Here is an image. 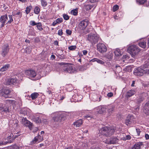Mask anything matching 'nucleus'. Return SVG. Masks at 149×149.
I'll return each instance as SVG.
<instances>
[{"label": "nucleus", "instance_id": "nucleus-1", "mask_svg": "<svg viewBox=\"0 0 149 149\" xmlns=\"http://www.w3.org/2000/svg\"><path fill=\"white\" fill-rule=\"evenodd\" d=\"M115 128L114 127L105 126L99 130L100 134L103 136H110L115 132Z\"/></svg>", "mask_w": 149, "mask_h": 149}, {"label": "nucleus", "instance_id": "nucleus-2", "mask_svg": "<svg viewBox=\"0 0 149 149\" xmlns=\"http://www.w3.org/2000/svg\"><path fill=\"white\" fill-rule=\"evenodd\" d=\"M134 73V75L139 76H142L144 74L149 75V69L144 66H141L135 68Z\"/></svg>", "mask_w": 149, "mask_h": 149}, {"label": "nucleus", "instance_id": "nucleus-3", "mask_svg": "<svg viewBox=\"0 0 149 149\" xmlns=\"http://www.w3.org/2000/svg\"><path fill=\"white\" fill-rule=\"evenodd\" d=\"M128 49L129 52L134 58L135 57V56L138 54L140 51V49L137 46L134 45L129 46Z\"/></svg>", "mask_w": 149, "mask_h": 149}, {"label": "nucleus", "instance_id": "nucleus-4", "mask_svg": "<svg viewBox=\"0 0 149 149\" xmlns=\"http://www.w3.org/2000/svg\"><path fill=\"white\" fill-rule=\"evenodd\" d=\"M97 49L100 53L103 54L107 51V48L104 44L99 43L97 45Z\"/></svg>", "mask_w": 149, "mask_h": 149}, {"label": "nucleus", "instance_id": "nucleus-5", "mask_svg": "<svg viewBox=\"0 0 149 149\" xmlns=\"http://www.w3.org/2000/svg\"><path fill=\"white\" fill-rule=\"evenodd\" d=\"M103 141L106 144H116L118 143L119 140L116 137H111L110 139H103Z\"/></svg>", "mask_w": 149, "mask_h": 149}, {"label": "nucleus", "instance_id": "nucleus-6", "mask_svg": "<svg viewBox=\"0 0 149 149\" xmlns=\"http://www.w3.org/2000/svg\"><path fill=\"white\" fill-rule=\"evenodd\" d=\"M88 39L91 43H95L98 41L99 38L97 35L91 34L88 35Z\"/></svg>", "mask_w": 149, "mask_h": 149}, {"label": "nucleus", "instance_id": "nucleus-7", "mask_svg": "<svg viewBox=\"0 0 149 149\" xmlns=\"http://www.w3.org/2000/svg\"><path fill=\"white\" fill-rule=\"evenodd\" d=\"M136 122L135 119L133 116L131 115H128L125 120V123L127 126H130L131 124Z\"/></svg>", "mask_w": 149, "mask_h": 149}, {"label": "nucleus", "instance_id": "nucleus-8", "mask_svg": "<svg viewBox=\"0 0 149 149\" xmlns=\"http://www.w3.org/2000/svg\"><path fill=\"white\" fill-rule=\"evenodd\" d=\"M64 116V114L61 112H57L55 113V116L53 117L54 121H60L62 118Z\"/></svg>", "mask_w": 149, "mask_h": 149}, {"label": "nucleus", "instance_id": "nucleus-9", "mask_svg": "<svg viewBox=\"0 0 149 149\" xmlns=\"http://www.w3.org/2000/svg\"><path fill=\"white\" fill-rule=\"evenodd\" d=\"M25 74L30 78H34L37 75L36 72L32 70L29 69L25 71Z\"/></svg>", "mask_w": 149, "mask_h": 149}, {"label": "nucleus", "instance_id": "nucleus-10", "mask_svg": "<svg viewBox=\"0 0 149 149\" xmlns=\"http://www.w3.org/2000/svg\"><path fill=\"white\" fill-rule=\"evenodd\" d=\"M89 22L87 19L83 20L79 24V27L81 30H84L88 24Z\"/></svg>", "mask_w": 149, "mask_h": 149}, {"label": "nucleus", "instance_id": "nucleus-11", "mask_svg": "<svg viewBox=\"0 0 149 149\" xmlns=\"http://www.w3.org/2000/svg\"><path fill=\"white\" fill-rule=\"evenodd\" d=\"M9 49V45L7 44H5L3 46L2 48L1 54L3 57H4L7 54Z\"/></svg>", "mask_w": 149, "mask_h": 149}, {"label": "nucleus", "instance_id": "nucleus-12", "mask_svg": "<svg viewBox=\"0 0 149 149\" xmlns=\"http://www.w3.org/2000/svg\"><path fill=\"white\" fill-rule=\"evenodd\" d=\"M23 124L26 126L28 127L30 130L33 129V124L28 120L25 118H23L22 119Z\"/></svg>", "mask_w": 149, "mask_h": 149}, {"label": "nucleus", "instance_id": "nucleus-13", "mask_svg": "<svg viewBox=\"0 0 149 149\" xmlns=\"http://www.w3.org/2000/svg\"><path fill=\"white\" fill-rule=\"evenodd\" d=\"M10 92V90L8 89H3L0 91V95L7 98L8 97V95Z\"/></svg>", "mask_w": 149, "mask_h": 149}, {"label": "nucleus", "instance_id": "nucleus-14", "mask_svg": "<svg viewBox=\"0 0 149 149\" xmlns=\"http://www.w3.org/2000/svg\"><path fill=\"white\" fill-rule=\"evenodd\" d=\"M43 140V137L41 136L39 134L35 137L30 142V144L32 145L36 143L37 142H40Z\"/></svg>", "mask_w": 149, "mask_h": 149}, {"label": "nucleus", "instance_id": "nucleus-15", "mask_svg": "<svg viewBox=\"0 0 149 149\" xmlns=\"http://www.w3.org/2000/svg\"><path fill=\"white\" fill-rule=\"evenodd\" d=\"M8 17L7 15L1 16L0 18V22L1 23V27L4 26L5 23H7Z\"/></svg>", "mask_w": 149, "mask_h": 149}, {"label": "nucleus", "instance_id": "nucleus-16", "mask_svg": "<svg viewBox=\"0 0 149 149\" xmlns=\"http://www.w3.org/2000/svg\"><path fill=\"white\" fill-rule=\"evenodd\" d=\"M82 98V96L81 95H78L75 94L73 95L72 97V99L73 100H71V102H79L80 101L81 99Z\"/></svg>", "mask_w": 149, "mask_h": 149}, {"label": "nucleus", "instance_id": "nucleus-17", "mask_svg": "<svg viewBox=\"0 0 149 149\" xmlns=\"http://www.w3.org/2000/svg\"><path fill=\"white\" fill-rule=\"evenodd\" d=\"M17 79L16 78H11L8 80L6 82L7 85H12L16 83L17 82Z\"/></svg>", "mask_w": 149, "mask_h": 149}, {"label": "nucleus", "instance_id": "nucleus-18", "mask_svg": "<svg viewBox=\"0 0 149 149\" xmlns=\"http://www.w3.org/2000/svg\"><path fill=\"white\" fill-rule=\"evenodd\" d=\"M144 113L147 115H149V101L147 102L144 107Z\"/></svg>", "mask_w": 149, "mask_h": 149}, {"label": "nucleus", "instance_id": "nucleus-19", "mask_svg": "<svg viewBox=\"0 0 149 149\" xmlns=\"http://www.w3.org/2000/svg\"><path fill=\"white\" fill-rule=\"evenodd\" d=\"M41 114L40 113H37L33 116V120L37 123H40L41 122V120L39 118Z\"/></svg>", "mask_w": 149, "mask_h": 149}, {"label": "nucleus", "instance_id": "nucleus-20", "mask_svg": "<svg viewBox=\"0 0 149 149\" xmlns=\"http://www.w3.org/2000/svg\"><path fill=\"white\" fill-rule=\"evenodd\" d=\"M64 70L65 72H67L69 73H74L75 71L73 69L72 66H68L65 67Z\"/></svg>", "mask_w": 149, "mask_h": 149}, {"label": "nucleus", "instance_id": "nucleus-21", "mask_svg": "<svg viewBox=\"0 0 149 149\" xmlns=\"http://www.w3.org/2000/svg\"><path fill=\"white\" fill-rule=\"evenodd\" d=\"M97 111L100 114H102L106 112V108L104 106H100L98 107Z\"/></svg>", "mask_w": 149, "mask_h": 149}, {"label": "nucleus", "instance_id": "nucleus-22", "mask_svg": "<svg viewBox=\"0 0 149 149\" xmlns=\"http://www.w3.org/2000/svg\"><path fill=\"white\" fill-rule=\"evenodd\" d=\"M8 108L5 106L3 107L0 105V112L2 114H3L4 112L7 113L8 111Z\"/></svg>", "mask_w": 149, "mask_h": 149}, {"label": "nucleus", "instance_id": "nucleus-23", "mask_svg": "<svg viewBox=\"0 0 149 149\" xmlns=\"http://www.w3.org/2000/svg\"><path fill=\"white\" fill-rule=\"evenodd\" d=\"M139 45L142 48H145L146 47V40L144 39L141 40L139 43Z\"/></svg>", "mask_w": 149, "mask_h": 149}, {"label": "nucleus", "instance_id": "nucleus-24", "mask_svg": "<svg viewBox=\"0 0 149 149\" xmlns=\"http://www.w3.org/2000/svg\"><path fill=\"white\" fill-rule=\"evenodd\" d=\"M136 93L135 90H131L128 91L126 94L127 97H130Z\"/></svg>", "mask_w": 149, "mask_h": 149}, {"label": "nucleus", "instance_id": "nucleus-25", "mask_svg": "<svg viewBox=\"0 0 149 149\" xmlns=\"http://www.w3.org/2000/svg\"><path fill=\"white\" fill-rule=\"evenodd\" d=\"M82 123V120L81 119H80L74 122L73 124L74 126H75L76 127H78L81 125Z\"/></svg>", "mask_w": 149, "mask_h": 149}, {"label": "nucleus", "instance_id": "nucleus-26", "mask_svg": "<svg viewBox=\"0 0 149 149\" xmlns=\"http://www.w3.org/2000/svg\"><path fill=\"white\" fill-rule=\"evenodd\" d=\"M142 143V142L137 143L134 145L132 149H140Z\"/></svg>", "mask_w": 149, "mask_h": 149}, {"label": "nucleus", "instance_id": "nucleus-27", "mask_svg": "<svg viewBox=\"0 0 149 149\" xmlns=\"http://www.w3.org/2000/svg\"><path fill=\"white\" fill-rule=\"evenodd\" d=\"M113 55L112 51H111L107 53L105 55V57L107 58L111 59L112 58Z\"/></svg>", "mask_w": 149, "mask_h": 149}, {"label": "nucleus", "instance_id": "nucleus-28", "mask_svg": "<svg viewBox=\"0 0 149 149\" xmlns=\"http://www.w3.org/2000/svg\"><path fill=\"white\" fill-rule=\"evenodd\" d=\"M10 67V65L8 64L4 65L0 69V71L3 72L7 70Z\"/></svg>", "mask_w": 149, "mask_h": 149}, {"label": "nucleus", "instance_id": "nucleus-29", "mask_svg": "<svg viewBox=\"0 0 149 149\" xmlns=\"http://www.w3.org/2000/svg\"><path fill=\"white\" fill-rule=\"evenodd\" d=\"M39 95L38 93H32L31 95V97L32 100H34L36 99Z\"/></svg>", "mask_w": 149, "mask_h": 149}, {"label": "nucleus", "instance_id": "nucleus-30", "mask_svg": "<svg viewBox=\"0 0 149 149\" xmlns=\"http://www.w3.org/2000/svg\"><path fill=\"white\" fill-rule=\"evenodd\" d=\"M115 55L117 56H119L122 55L120 50L119 49H117L114 52Z\"/></svg>", "mask_w": 149, "mask_h": 149}, {"label": "nucleus", "instance_id": "nucleus-31", "mask_svg": "<svg viewBox=\"0 0 149 149\" xmlns=\"http://www.w3.org/2000/svg\"><path fill=\"white\" fill-rule=\"evenodd\" d=\"M13 21V17L12 15H8V19L7 20L6 24H10Z\"/></svg>", "mask_w": 149, "mask_h": 149}, {"label": "nucleus", "instance_id": "nucleus-32", "mask_svg": "<svg viewBox=\"0 0 149 149\" xmlns=\"http://www.w3.org/2000/svg\"><path fill=\"white\" fill-rule=\"evenodd\" d=\"M100 95H94L93 96V101H100Z\"/></svg>", "mask_w": 149, "mask_h": 149}, {"label": "nucleus", "instance_id": "nucleus-33", "mask_svg": "<svg viewBox=\"0 0 149 149\" xmlns=\"http://www.w3.org/2000/svg\"><path fill=\"white\" fill-rule=\"evenodd\" d=\"M108 111L109 114H111L114 110V106L113 105L109 107L108 108Z\"/></svg>", "mask_w": 149, "mask_h": 149}, {"label": "nucleus", "instance_id": "nucleus-34", "mask_svg": "<svg viewBox=\"0 0 149 149\" xmlns=\"http://www.w3.org/2000/svg\"><path fill=\"white\" fill-rule=\"evenodd\" d=\"M32 8V6H29L27 7L25 10L26 14H28L30 12Z\"/></svg>", "mask_w": 149, "mask_h": 149}, {"label": "nucleus", "instance_id": "nucleus-35", "mask_svg": "<svg viewBox=\"0 0 149 149\" xmlns=\"http://www.w3.org/2000/svg\"><path fill=\"white\" fill-rule=\"evenodd\" d=\"M8 136L6 138L7 140H9L10 139H13V134L12 133H9L8 134Z\"/></svg>", "mask_w": 149, "mask_h": 149}, {"label": "nucleus", "instance_id": "nucleus-36", "mask_svg": "<svg viewBox=\"0 0 149 149\" xmlns=\"http://www.w3.org/2000/svg\"><path fill=\"white\" fill-rule=\"evenodd\" d=\"M85 8L87 10H90L91 8L93 7V6L90 4H86L84 5Z\"/></svg>", "mask_w": 149, "mask_h": 149}, {"label": "nucleus", "instance_id": "nucleus-37", "mask_svg": "<svg viewBox=\"0 0 149 149\" xmlns=\"http://www.w3.org/2000/svg\"><path fill=\"white\" fill-rule=\"evenodd\" d=\"M131 137L130 135H126L125 137H121L120 140H123L124 141H125L126 140H129L131 139Z\"/></svg>", "mask_w": 149, "mask_h": 149}, {"label": "nucleus", "instance_id": "nucleus-38", "mask_svg": "<svg viewBox=\"0 0 149 149\" xmlns=\"http://www.w3.org/2000/svg\"><path fill=\"white\" fill-rule=\"evenodd\" d=\"M40 11V9L39 7L38 6H36L34 8V12L36 14H38L39 13Z\"/></svg>", "mask_w": 149, "mask_h": 149}, {"label": "nucleus", "instance_id": "nucleus-39", "mask_svg": "<svg viewBox=\"0 0 149 149\" xmlns=\"http://www.w3.org/2000/svg\"><path fill=\"white\" fill-rule=\"evenodd\" d=\"M37 27L40 31H41L43 30V28L42 27L41 24L40 23H37Z\"/></svg>", "mask_w": 149, "mask_h": 149}, {"label": "nucleus", "instance_id": "nucleus-40", "mask_svg": "<svg viewBox=\"0 0 149 149\" xmlns=\"http://www.w3.org/2000/svg\"><path fill=\"white\" fill-rule=\"evenodd\" d=\"M41 2L42 6L44 7H46L47 5V2L45 0H41Z\"/></svg>", "mask_w": 149, "mask_h": 149}, {"label": "nucleus", "instance_id": "nucleus-41", "mask_svg": "<svg viewBox=\"0 0 149 149\" xmlns=\"http://www.w3.org/2000/svg\"><path fill=\"white\" fill-rule=\"evenodd\" d=\"M71 13L73 15H76L78 13L77 10L76 9L73 10L71 11Z\"/></svg>", "mask_w": 149, "mask_h": 149}, {"label": "nucleus", "instance_id": "nucleus-42", "mask_svg": "<svg viewBox=\"0 0 149 149\" xmlns=\"http://www.w3.org/2000/svg\"><path fill=\"white\" fill-rule=\"evenodd\" d=\"M137 2L139 4H142L146 1V0H137Z\"/></svg>", "mask_w": 149, "mask_h": 149}, {"label": "nucleus", "instance_id": "nucleus-43", "mask_svg": "<svg viewBox=\"0 0 149 149\" xmlns=\"http://www.w3.org/2000/svg\"><path fill=\"white\" fill-rule=\"evenodd\" d=\"M119 8V6L117 5H115L113 6L112 8L113 11L115 12L118 10Z\"/></svg>", "mask_w": 149, "mask_h": 149}, {"label": "nucleus", "instance_id": "nucleus-44", "mask_svg": "<svg viewBox=\"0 0 149 149\" xmlns=\"http://www.w3.org/2000/svg\"><path fill=\"white\" fill-rule=\"evenodd\" d=\"M87 68L85 66H81L80 67H79V70L80 71H84Z\"/></svg>", "mask_w": 149, "mask_h": 149}, {"label": "nucleus", "instance_id": "nucleus-45", "mask_svg": "<svg viewBox=\"0 0 149 149\" xmlns=\"http://www.w3.org/2000/svg\"><path fill=\"white\" fill-rule=\"evenodd\" d=\"M63 17L64 19L65 20H68L69 19V17L66 14H63Z\"/></svg>", "mask_w": 149, "mask_h": 149}, {"label": "nucleus", "instance_id": "nucleus-46", "mask_svg": "<svg viewBox=\"0 0 149 149\" xmlns=\"http://www.w3.org/2000/svg\"><path fill=\"white\" fill-rule=\"evenodd\" d=\"M56 22L57 24H59L62 22L63 21V19L62 18H58L56 20Z\"/></svg>", "mask_w": 149, "mask_h": 149}, {"label": "nucleus", "instance_id": "nucleus-47", "mask_svg": "<svg viewBox=\"0 0 149 149\" xmlns=\"http://www.w3.org/2000/svg\"><path fill=\"white\" fill-rule=\"evenodd\" d=\"M76 48V46H71L68 47V49L70 50H74Z\"/></svg>", "mask_w": 149, "mask_h": 149}, {"label": "nucleus", "instance_id": "nucleus-48", "mask_svg": "<svg viewBox=\"0 0 149 149\" xmlns=\"http://www.w3.org/2000/svg\"><path fill=\"white\" fill-rule=\"evenodd\" d=\"M97 62L100 64L103 65L104 64V61H102V60L99 59H97Z\"/></svg>", "mask_w": 149, "mask_h": 149}, {"label": "nucleus", "instance_id": "nucleus-49", "mask_svg": "<svg viewBox=\"0 0 149 149\" xmlns=\"http://www.w3.org/2000/svg\"><path fill=\"white\" fill-rule=\"evenodd\" d=\"M143 99L144 98L143 97H140L136 99V100L138 103H140L143 101Z\"/></svg>", "mask_w": 149, "mask_h": 149}, {"label": "nucleus", "instance_id": "nucleus-50", "mask_svg": "<svg viewBox=\"0 0 149 149\" xmlns=\"http://www.w3.org/2000/svg\"><path fill=\"white\" fill-rule=\"evenodd\" d=\"M45 68L46 71L49 72V66L48 65H45L44 68Z\"/></svg>", "mask_w": 149, "mask_h": 149}, {"label": "nucleus", "instance_id": "nucleus-51", "mask_svg": "<svg viewBox=\"0 0 149 149\" xmlns=\"http://www.w3.org/2000/svg\"><path fill=\"white\" fill-rule=\"evenodd\" d=\"M31 49L30 47H27L25 49V51H26V52L28 53H30L31 52Z\"/></svg>", "mask_w": 149, "mask_h": 149}, {"label": "nucleus", "instance_id": "nucleus-52", "mask_svg": "<svg viewBox=\"0 0 149 149\" xmlns=\"http://www.w3.org/2000/svg\"><path fill=\"white\" fill-rule=\"evenodd\" d=\"M37 23L34 21H31L30 22V24L32 26H33L37 25Z\"/></svg>", "mask_w": 149, "mask_h": 149}, {"label": "nucleus", "instance_id": "nucleus-53", "mask_svg": "<svg viewBox=\"0 0 149 149\" xmlns=\"http://www.w3.org/2000/svg\"><path fill=\"white\" fill-rule=\"evenodd\" d=\"M58 34L59 36H61L63 34L62 30L61 29H59L58 31Z\"/></svg>", "mask_w": 149, "mask_h": 149}, {"label": "nucleus", "instance_id": "nucleus-54", "mask_svg": "<svg viewBox=\"0 0 149 149\" xmlns=\"http://www.w3.org/2000/svg\"><path fill=\"white\" fill-rule=\"evenodd\" d=\"M92 116L91 115H88L86 116H85V118H86L88 120H89L90 119H91L92 118Z\"/></svg>", "mask_w": 149, "mask_h": 149}, {"label": "nucleus", "instance_id": "nucleus-55", "mask_svg": "<svg viewBox=\"0 0 149 149\" xmlns=\"http://www.w3.org/2000/svg\"><path fill=\"white\" fill-rule=\"evenodd\" d=\"M65 96L64 95H60V97H58V99L60 100H63L65 98Z\"/></svg>", "mask_w": 149, "mask_h": 149}, {"label": "nucleus", "instance_id": "nucleus-56", "mask_svg": "<svg viewBox=\"0 0 149 149\" xmlns=\"http://www.w3.org/2000/svg\"><path fill=\"white\" fill-rule=\"evenodd\" d=\"M21 13L19 12H17L14 15H19V16H18L19 18H20L22 16V14H20Z\"/></svg>", "mask_w": 149, "mask_h": 149}, {"label": "nucleus", "instance_id": "nucleus-57", "mask_svg": "<svg viewBox=\"0 0 149 149\" xmlns=\"http://www.w3.org/2000/svg\"><path fill=\"white\" fill-rule=\"evenodd\" d=\"M20 148L19 147L17 146H14L13 147H11L10 149H20Z\"/></svg>", "mask_w": 149, "mask_h": 149}, {"label": "nucleus", "instance_id": "nucleus-58", "mask_svg": "<svg viewBox=\"0 0 149 149\" xmlns=\"http://www.w3.org/2000/svg\"><path fill=\"white\" fill-rule=\"evenodd\" d=\"M66 33L67 34L70 35L72 33V31L68 29L66 30Z\"/></svg>", "mask_w": 149, "mask_h": 149}, {"label": "nucleus", "instance_id": "nucleus-59", "mask_svg": "<svg viewBox=\"0 0 149 149\" xmlns=\"http://www.w3.org/2000/svg\"><path fill=\"white\" fill-rule=\"evenodd\" d=\"M107 95L108 97H111L113 95V94L111 92L107 94Z\"/></svg>", "mask_w": 149, "mask_h": 149}, {"label": "nucleus", "instance_id": "nucleus-60", "mask_svg": "<svg viewBox=\"0 0 149 149\" xmlns=\"http://www.w3.org/2000/svg\"><path fill=\"white\" fill-rule=\"evenodd\" d=\"M20 149H31V148L29 147H21Z\"/></svg>", "mask_w": 149, "mask_h": 149}, {"label": "nucleus", "instance_id": "nucleus-61", "mask_svg": "<svg viewBox=\"0 0 149 149\" xmlns=\"http://www.w3.org/2000/svg\"><path fill=\"white\" fill-rule=\"evenodd\" d=\"M97 58H94L91 60V61L93 62H97Z\"/></svg>", "mask_w": 149, "mask_h": 149}, {"label": "nucleus", "instance_id": "nucleus-62", "mask_svg": "<svg viewBox=\"0 0 149 149\" xmlns=\"http://www.w3.org/2000/svg\"><path fill=\"white\" fill-rule=\"evenodd\" d=\"M89 1L91 3L97 2L99 0H89Z\"/></svg>", "mask_w": 149, "mask_h": 149}, {"label": "nucleus", "instance_id": "nucleus-63", "mask_svg": "<svg viewBox=\"0 0 149 149\" xmlns=\"http://www.w3.org/2000/svg\"><path fill=\"white\" fill-rule=\"evenodd\" d=\"M82 52L83 54L84 55H86L87 54L88 52L86 50H83V51Z\"/></svg>", "mask_w": 149, "mask_h": 149}, {"label": "nucleus", "instance_id": "nucleus-64", "mask_svg": "<svg viewBox=\"0 0 149 149\" xmlns=\"http://www.w3.org/2000/svg\"><path fill=\"white\" fill-rule=\"evenodd\" d=\"M145 137L146 139H149V135L148 134H146L145 135Z\"/></svg>", "mask_w": 149, "mask_h": 149}]
</instances>
